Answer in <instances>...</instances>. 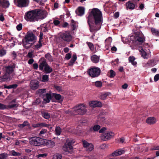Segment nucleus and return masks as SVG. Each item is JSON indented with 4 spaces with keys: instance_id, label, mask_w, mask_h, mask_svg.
<instances>
[{
    "instance_id": "obj_24",
    "label": "nucleus",
    "mask_w": 159,
    "mask_h": 159,
    "mask_svg": "<svg viewBox=\"0 0 159 159\" xmlns=\"http://www.w3.org/2000/svg\"><path fill=\"white\" fill-rule=\"evenodd\" d=\"M77 59V56L76 54L75 53L73 55L72 57L68 63V65L70 66H72L75 62Z\"/></svg>"
},
{
    "instance_id": "obj_51",
    "label": "nucleus",
    "mask_w": 159,
    "mask_h": 159,
    "mask_svg": "<svg viewBox=\"0 0 159 159\" xmlns=\"http://www.w3.org/2000/svg\"><path fill=\"white\" fill-rule=\"evenodd\" d=\"M154 61L153 60H151L148 62L147 64L151 66H152L154 65Z\"/></svg>"
},
{
    "instance_id": "obj_59",
    "label": "nucleus",
    "mask_w": 159,
    "mask_h": 159,
    "mask_svg": "<svg viewBox=\"0 0 159 159\" xmlns=\"http://www.w3.org/2000/svg\"><path fill=\"white\" fill-rule=\"evenodd\" d=\"M71 54L70 53H68L66 54L65 57L66 60H69L71 58Z\"/></svg>"
},
{
    "instance_id": "obj_57",
    "label": "nucleus",
    "mask_w": 159,
    "mask_h": 159,
    "mask_svg": "<svg viewBox=\"0 0 159 159\" xmlns=\"http://www.w3.org/2000/svg\"><path fill=\"white\" fill-rule=\"evenodd\" d=\"M56 134L57 135H60V127L58 126L55 129Z\"/></svg>"
},
{
    "instance_id": "obj_35",
    "label": "nucleus",
    "mask_w": 159,
    "mask_h": 159,
    "mask_svg": "<svg viewBox=\"0 0 159 159\" xmlns=\"http://www.w3.org/2000/svg\"><path fill=\"white\" fill-rule=\"evenodd\" d=\"M41 114L43 117L45 119H48L50 118V114L47 112L43 111L41 112Z\"/></svg>"
},
{
    "instance_id": "obj_62",
    "label": "nucleus",
    "mask_w": 159,
    "mask_h": 159,
    "mask_svg": "<svg viewBox=\"0 0 159 159\" xmlns=\"http://www.w3.org/2000/svg\"><path fill=\"white\" fill-rule=\"evenodd\" d=\"M154 80L155 82L159 80V74H156L154 77Z\"/></svg>"
},
{
    "instance_id": "obj_10",
    "label": "nucleus",
    "mask_w": 159,
    "mask_h": 159,
    "mask_svg": "<svg viewBox=\"0 0 159 159\" xmlns=\"http://www.w3.org/2000/svg\"><path fill=\"white\" fill-rule=\"evenodd\" d=\"M36 13L38 20L39 19H43L45 18L47 15V12L45 10H36Z\"/></svg>"
},
{
    "instance_id": "obj_40",
    "label": "nucleus",
    "mask_w": 159,
    "mask_h": 159,
    "mask_svg": "<svg viewBox=\"0 0 159 159\" xmlns=\"http://www.w3.org/2000/svg\"><path fill=\"white\" fill-rule=\"evenodd\" d=\"M7 53V50L3 48L0 49V57L5 56Z\"/></svg>"
},
{
    "instance_id": "obj_4",
    "label": "nucleus",
    "mask_w": 159,
    "mask_h": 159,
    "mask_svg": "<svg viewBox=\"0 0 159 159\" xmlns=\"http://www.w3.org/2000/svg\"><path fill=\"white\" fill-rule=\"evenodd\" d=\"M36 10L29 11L25 13V19L27 21L34 22L38 21L36 13Z\"/></svg>"
},
{
    "instance_id": "obj_29",
    "label": "nucleus",
    "mask_w": 159,
    "mask_h": 159,
    "mask_svg": "<svg viewBox=\"0 0 159 159\" xmlns=\"http://www.w3.org/2000/svg\"><path fill=\"white\" fill-rule=\"evenodd\" d=\"M42 41L39 40L38 43L35 45L33 46L32 48L34 50L39 49L42 47Z\"/></svg>"
},
{
    "instance_id": "obj_63",
    "label": "nucleus",
    "mask_w": 159,
    "mask_h": 159,
    "mask_svg": "<svg viewBox=\"0 0 159 159\" xmlns=\"http://www.w3.org/2000/svg\"><path fill=\"white\" fill-rule=\"evenodd\" d=\"M46 92V89H39L38 90V92L40 93H44Z\"/></svg>"
},
{
    "instance_id": "obj_33",
    "label": "nucleus",
    "mask_w": 159,
    "mask_h": 159,
    "mask_svg": "<svg viewBox=\"0 0 159 159\" xmlns=\"http://www.w3.org/2000/svg\"><path fill=\"white\" fill-rule=\"evenodd\" d=\"M10 155L11 156H15V157L20 156L22 155L21 153L17 152H16L14 150H12L10 152Z\"/></svg>"
},
{
    "instance_id": "obj_14",
    "label": "nucleus",
    "mask_w": 159,
    "mask_h": 159,
    "mask_svg": "<svg viewBox=\"0 0 159 159\" xmlns=\"http://www.w3.org/2000/svg\"><path fill=\"white\" fill-rule=\"evenodd\" d=\"M15 68V65L14 64L11 66H5L6 73H7L10 75V74L14 73Z\"/></svg>"
},
{
    "instance_id": "obj_6",
    "label": "nucleus",
    "mask_w": 159,
    "mask_h": 159,
    "mask_svg": "<svg viewBox=\"0 0 159 159\" xmlns=\"http://www.w3.org/2000/svg\"><path fill=\"white\" fill-rule=\"evenodd\" d=\"M75 142V140L72 139H67L66 143L63 147L64 151L70 152L73 148L72 145Z\"/></svg>"
},
{
    "instance_id": "obj_53",
    "label": "nucleus",
    "mask_w": 159,
    "mask_h": 159,
    "mask_svg": "<svg viewBox=\"0 0 159 159\" xmlns=\"http://www.w3.org/2000/svg\"><path fill=\"white\" fill-rule=\"evenodd\" d=\"M134 34L135 35V37H137V36H139L142 35H143V34H142V32L140 30H139V31L135 32Z\"/></svg>"
},
{
    "instance_id": "obj_28",
    "label": "nucleus",
    "mask_w": 159,
    "mask_h": 159,
    "mask_svg": "<svg viewBox=\"0 0 159 159\" xmlns=\"http://www.w3.org/2000/svg\"><path fill=\"white\" fill-rule=\"evenodd\" d=\"M135 59V57L133 56H130L128 58L129 62L131 63L132 65L136 66L137 64V62L134 61Z\"/></svg>"
},
{
    "instance_id": "obj_2",
    "label": "nucleus",
    "mask_w": 159,
    "mask_h": 159,
    "mask_svg": "<svg viewBox=\"0 0 159 159\" xmlns=\"http://www.w3.org/2000/svg\"><path fill=\"white\" fill-rule=\"evenodd\" d=\"M85 106L83 104H79L75 106L71 110H67L65 113L70 115H84L87 112Z\"/></svg>"
},
{
    "instance_id": "obj_7",
    "label": "nucleus",
    "mask_w": 159,
    "mask_h": 159,
    "mask_svg": "<svg viewBox=\"0 0 159 159\" xmlns=\"http://www.w3.org/2000/svg\"><path fill=\"white\" fill-rule=\"evenodd\" d=\"M36 36L33 33L28 32L24 38L22 39L26 40L27 42L28 41L34 43L36 41Z\"/></svg>"
},
{
    "instance_id": "obj_47",
    "label": "nucleus",
    "mask_w": 159,
    "mask_h": 159,
    "mask_svg": "<svg viewBox=\"0 0 159 159\" xmlns=\"http://www.w3.org/2000/svg\"><path fill=\"white\" fill-rule=\"evenodd\" d=\"M52 97L56 99L60 100V94H57L53 93L52 94Z\"/></svg>"
},
{
    "instance_id": "obj_50",
    "label": "nucleus",
    "mask_w": 159,
    "mask_h": 159,
    "mask_svg": "<svg viewBox=\"0 0 159 159\" xmlns=\"http://www.w3.org/2000/svg\"><path fill=\"white\" fill-rule=\"evenodd\" d=\"M60 52V50L58 49H53V54L54 55L57 56L59 54V53Z\"/></svg>"
},
{
    "instance_id": "obj_27",
    "label": "nucleus",
    "mask_w": 159,
    "mask_h": 159,
    "mask_svg": "<svg viewBox=\"0 0 159 159\" xmlns=\"http://www.w3.org/2000/svg\"><path fill=\"white\" fill-rule=\"evenodd\" d=\"M52 98L51 94L49 93L46 94V97L43 99L44 101L46 103H49Z\"/></svg>"
},
{
    "instance_id": "obj_41",
    "label": "nucleus",
    "mask_w": 159,
    "mask_h": 159,
    "mask_svg": "<svg viewBox=\"0 0 159 159\" xmlns=\"http://www.w3.org/2000/svg\"><path fill=\"white\" fill-rule=\"evenodd\" d=\"M70 26L73 30H75L76 28V23L73 20H71Z\"/></svg>"
},
{
    "instance_id": "obj_21",
    "label": "nucleus",
    "mask_w": 159,
    "mask_h": 159,
    "mask_svg": "<svg viewBox=\"0 0 159 159\" xmlns=\"http://www.w3.org/2000/svg\"><path fill=\"white\" fill-rule=\"evenodd\" d=\"M42 71L44 73L49 74L52 72L53 69L48 64Z\"/></svg>"
},
{
    "instance_id": "obj_49",
    "label": "nucleus",
    "mask_w": 159,
    "mask_h": 159,
    "mask_svg": "<svg viewBox=\"0 0 159 159\" xmlns=\"http://www.w3.org/2000/svg\"><path fill=\"white\" fill-rule=\"evenodd\" d=\"M116 75V73L113 70H110V74L109 75V77L110 78H113Z\"/></svg>"
},
{
    "instance_id": "obj_46",
    "label": "nucleus",
    "mask_w": 159,
    "mask_h": 159,
    "mask_svg": "<svg viewBox=\"0 0 159 159\" xmlns=\"http://www.w3.org/2000/svg\"><path fill=\"white\" fill-rule=\"evenodd\" d=\"M18 106L15 103H13L12 102H11L9 105H8V107L9 108H13L15 107H17Z\"/></svg>"
},
{
    "instance_id": "obj_26",
    "label": "nucleus",
    "mask_w": 159,
    "mask_h": 159,
    "mask_svg": "<svg viewBox=\"0 0 159 159\" xmlns=\"http://www.w3.org/2000/svg\"><path fill=\"white\" fill-rule=\"evenodd\" d=\"M101 128L100 125H94L93 127H91L89 129V131L90 132L97 131Z\"/></svg>"
},
{
    "instance_id": "obj_8",
    "label": "nucleus",
    "mask_w": 159,
    "mask_h": 159,
    "mask_svg": "<svg viewBox=\"0 0 159 159\" xmlns=\"http://www.w3.org/2000/svg\"><path fill=\"white\" fill-rule=\"evenodd\" d=\"M15 4L20 7L27 6L29 3V0H14Z\"/></svg>"
},
{
    "instance_id": "obj_52",
    "label": "nucleus",
    "mask_w": 159,
    "mask_h": 159,
    "mask_svg": "<svg viewBox=\"0 0 159 159\" xmlns=\"http://www.w3.org/2000/svg\"><path fill=\"white\" fill-rule=\"evenodd\" d=\"M49 75H45L43 76L42 79L43 81H48L49 80L48 79Z\"/></svg>"
},
{
    "instance_id": "obj_58",
    "label": "nucleus",
    "mask_w": 159,
    "mask_h": 159,
    "mask_svg": "<svg viewBox=\"0 0 159 159\" xmlns=\"http://www.w3.org/2000/svg\"><path fill=\"white\" fill-rule=\"evenodd\" d=\"M7 108V107L6 105L0 103V109L3 110L6 109Z\"/></svg>"
},
{
    "instance_id": "obj_64",
    "label": "nucleus",
    "mask_w": 159,
    "mask_h": 159,
    "mask_svg": "<svg viewBox=\"0 0 159 159\" xmlns=\"http://www.w3.org/2000/svg\"><path fill=\"white\" fill-rule=\"evenodd\" d=\"M53 159H60V154L54 155L53 157Z\"/></svg>"
},
{
    "instance_id": "obj_43",
    "label": "nucleus",
    "mask_w": 159,
    "mask_h": 159,
    "mask_svg": "<svg viewBox=\"0 0 159 159\" xmlns=\"http://www.w3.org/2000/svg\"><path fill=\"white\" fill-rule=\"evenodd\" d=\"M8 154L7 153H3L0 154V159H7Z\"/></svg>"
},
{
    "instance_id": "obj_42",
    "label": "nucleus",
    "mask_w": 159,
    "mask_h": 159,
    "mask_svg": "<svg viewBox=\"0 0 159 159\" xmlns=\"http://www.w3.org/2000/svg\"><path fill=\"white\" fill-rule=\"evenodd\" d=\"M95 85L98 88H101L102 86V83L101 81H97L95 82Z\"/></svg>"
},
{
    "instance_id": "obj_54",
    "label": "nucleus",
    "mask_w": 159,
    "mask_h": 159,
    "mask_svg": "<svg viewBox=\"0 0 159 159\" xmlns=\"http://www.w3.org/2000/svg\"><path fill=\"white\" fill-rule=\"evenodd\" d=\"M61 25L62 27L66 28L69 26V25L67 22L63 21V22L61 23Z\"/></svg>"
},
{
    "instance_id": "obj_36",
    "label": "nucleus",
    "mask_w": 159,
    "mask_h": 159,
    "mask_svg": "<svg viewBox=\"0 0 159 159\" xmlns=\"http://www.w3.org/2000/svg\"><path fill=\"white\" fill-rule=\"evenodd\" d=\"M152 34L157 36H159V30L154 28H152L151 29Z\"/></svg>"
},
{
    "instance_id": "obj_25",
    "label": "nucleus",
    "mask_w": 159,
    "mask_h": 159,
    "mask_svg": "<svg viewBox=\"0 0 159 159\" xmlns=\"http://www.w3.org/2000/svg\"><path fill=\"white\" fill-rule=\"evenodd\" d=\"M26 126H27L29 128H30V125L27 121H25L23 124L18 125V127L20 129H22Z\"/></svg>"
},
{
    "instance_id": "obj_17",
    "label": "nucleus",
    "mask_w": 159,
    "mask_h": 159,
    "mask_svg": "<svg viewBox=\"0 0 159 159\" xmlns=\"http://www.w3.org/2000/svg\"><path fill=\"white\" fill-rule=\"evenodd\" d=\"M10 5V3L7 0H0V7L4 8H8Z\"/></svg>"
},
{
    "instance_id": "obj_23",
    "label": "nucleus",
    "mask_w": 159,
    "mask_h": 159,
    "mask_svg": "<svg viewBox=\"0 0 159 159\" xmlns=\"http://www.w3.org/2000/svg\"><path fill=\"white\" fill-rule=\"evenodd\" d=\"M147 123L152 125L155 124L156 122V119L154 117H149L147 118L146 120Z\"/></svg>"
},
{
    "instance_id": "obj_30",
    "label": "nucleus",
    "mask_w": 159,
    "mask_h": 159,
    "mask_svg": "<svg viewBox=\"0 0 159 159\" xmlns=\"http://www.w3.org/2000/svg\"><path fill=\"white\" fill-rule=\"evenodd\" d=\"M126 6L127 8L130 9H133L135 7V5L130 1H129L126 3Z\"/></svg>"
},
{
    "instance_id": "obj_20",
    "label": "nucleus",
    "mask_w": 159,
    "mask_h": 159,
    "mask_svg": "<svg viewBox=\"0 0 159 159\" xmlns=\"http://www.w3.org/2000/svg\"><path fill=\"white\" fill-rule=\"evenodd\" d=\"M33 43H30L28 41L27 42L26 40L22 39V45L26 49L30 48L34 44Z\"/></svg>"
},
{
    "instance_id": "obj_11",
    "label": "nucleus",
    "mask_w": 159,
    "mask_h": 159,
    "mask_svg": "<svg viewBox=\"0 0 159 159\" xmlns=\"http://www.w3.org/2000/svg\"><path fill=\"white\" fill-rule=\"evenodd\" d=\"M114 134L112 132H107L103 133L101 136V139L103 141H106L113 138Z\"/></svg>"
},
{
    "instance_id": "obj_56",
    "label": "nucleus",
    "mask_w": 159,
    "mask_h": 159,
    "mask_svg": "<svg viewBox=\"0 0 159 159\" xmlns=\"http://www.w3.org/2000/svg\"><path fill=\"white\" fill-rule=\"evenodd\" d=\"M16 29L18 31L21 30L22 28V25L21 23H20L17 25L16 27Z\"/></svg>"
},
{
    "instance_id": "obj_34",
    "label": "nucleus",
    "mask_w": 159,
    "mask_h": 159,
    "mask_svg": "<svg viewBox=\"0 0 159 159\" xmlns=\"http://www.w3.org/2000/svg\"><path fill=\"white\" fill-rule=\"evenodd\" d=\"M18 86V85L16 84L10 85L7 86L6 84L4 85V88L7 89H16Z\"/></svg>"
},
{
    "instance_id": "obj_39",
    "label": "nucleus",
    "mask_w": 159,
    "mask_h": 159,
    "mask_svg": "<svg viewBox=\"0 0 159 159\" xmlns=\"http://www.w3.org/2000/svg\"><path fill=\"white\" fill-rule=\"evenodd\" d=\"M45 57L49 61H53V59L52 57L49 53H47L45 55Z\"/></svg>"
},
{
    "instance_id": "obj_31",
    "label": "nucleus",
    "mask_w": 159,
    "mask_h": 159,
    "mask_svg": "<svg viewBox=\"0 0 159 159\" xmlns=\"http://www.w3.org/2000/svg\"><path fill=\"white\" fill-rule=\"evenodd\" d=\"M45 140V144H44V146L50 145L51 146H54L55 143L52 141L50 140H47L44 139Z\"/></svg>"
},
{
    "instance_id": "obj_45",
    "label": "nucleus",
    "mask_w": 159,
    "mask_h": 159,
    "mask_svg": "<svg viewBox=\"0 0 159 159\" xmlns=\"http://www.w3.org/2000/svg\"><path fill=\"white\" fill-rule=\"evenodd\" d=\"M44 123H42L33 124L32 125V126L34 128H37L39 127H43V126H44Z\"/></svg>"
},
{
    "instance_id": "obj_38",
    "label": "nucleus",
    "mask_w": 159,
    "mask_h": 159,
    "mask_svg": "<svg viewBox=\"0 0 159 159\" xmlns=\"http://www.w3.org/2000/svg\"><path fill=\"white\" fill-rule=\"evenodd\" d=\"M86 44L88 45L91 51H94L95 48L92 43L87 42Z\"/></svg>"
},
{
    "instance_id": "obj_1",
    "label": "nucleus",
    "mask_w": 159,
    "mask_h": 159,
    "mask_svg": "<svg viewBox=\"0 0 159 159\" xmlns=\"http://www.w3.org/2000/svg\"><path fill=\"white\" fill-rule=\"evenodd\" d=\"M87 20L89 30L93 33L91 38L93 39L95 33L101 29L103 23L102 13L98 8H94L88 14Z\"/></svg>"
},
{
    "instance_id": "obj_22",
    "label": "nucleus",
    "mask_w": 159,
    "mask_h": 159,
    "mask_svg": "<svg viewBox=\"0 0 159 159\" xmlns=\"http://www.w3.org/2000/svg\"><path fill=\"white\" fill-rule=\"evenodd\" d=\"M100 56H98L96 55H93L91 57L92 62L95 63H98L99 61Z\"/></svg>"
},
{
    "instance_id": "obj_32",
    "label": "nucleus",
    "mask_w": 159,
    "mask_h": 159,
    "mask_svg": "<svg viewBox=\"0 0 159 159\" xmlns=\"http://www.w3.org/2000/svg\"><path fill=\"white\" fill-rule=\"evenodd\" d=\"M78 13L77 14L79 16H83L84 13V8L83 7H79L78 8Z\"/></svg>"
},
{
    "instance_id": "obj_44",
    "label": "nucleus",
    "mask_w": 159,
    "mask_h": 159,
    "mask_svg": "<svg viewBox=\"0 0 159 159\" xmlns=\"http://www.w3.org/2000/svg\"><path fill=\"white\" fill-rule=\"evenodd\" d=\"M60 93L62 94H64L65 95H72V94H71L70 93L68 92V91H66L63 90L62 89H61V87H60Z\"/></svg>"
},
{
    "instance_id": "obj_12",
    "label": "nucleus",
    "mask_w": 159,
    "mask_h": 159,
    "mask_svg": "<svg viewBox=\"0 0 159 159\" xmlns=\"http://www.w3.org/2000/svg\"><path fill=\"white\" fill-rule=\"evenodd\" d=\"M39 69L42 71L48 64L44 58H41L39 61Z\"/></svg>"
},
{
    "instance_id": "obj_3",
    "label": "nucleus",
    "mask_w": 159,
    "mask_h": 159,
    "mask_svg": "<svg viewBox=\"0 0 159 159\" xmlns=\"http://www.w3.org/2000/svg\"><path fill=\"white\" fill-rule=\"evenodd\" d=\"M44 141V139L36 136L31 137L29 139L30 144L35 146H44L45 142Z\"/></svg>"
},
{
    "instance_id": "obj_55",
    "label": "nucleus",
    "mask_w": 159,
    "mask_h": 159,
    "mask_svg": "<svg viewBox=\"0 0 159 159\" xmlns=\"http://www.w3.org/2000/svg\"><path fill=\"white\" fill-rule=\"evenodd\" d=\"M83 143L84 147L87 148L90 144L86 141L84 140L83 141Z\"/></svg>"
},
{
    "instance_id": "obj_37",
    "label": "nucleus",
    "mask_w": 159,
    "mask_h": 159,
    "mask_svg": "<svg viewBox=\"0 0 159 159\" xmlns=\"http://www.w3.org/2000/svg\"><path fill=\"white\" fill-rule=\"evenodd\" d=\"M109 93L107 92L102 94L100 95V99L103 100L106 99Z\"/></svg>"
},
{
    "instance_id": "obj_9",
    "label": "nucleus",
    "mask_w": 159,
    "mask_h": 159,
    "mask_svg": "<svg viewBox=\"0 0 159 159\" xmlns=\"http://www.w3.org/2000/svg\"><path fill=\"white\" fill-rule=\"evenodd\" d=\"M145 40V38L144 35L141 36H137L135 37L134 40H132V43L134 44L138 45H141Z\"/></svg>"
},
{
    "instance_id": "obj_60",
    "label": "nucleus",
    "mask_w": 159,
    "mask_h": 159,
    "mask_svg": "<svg viewBox=\"0 0 159 159\" xmlns=\"http://www.w3.org/2000/svg\"><path fill=\"white\" fill-rule=\"evenodd\" d=\"M88 147V150L89 151H91L93 149V146L92 144H90Z\"/></svg>"
},
{
    "instance_id": "obj_19",
    "label": "nucleus",
    "mask_w": 159,
    "mask_h": 159,
    "mask_svg": "<svg viewBox=\"0 0 159 159\" xmlns=\"http://www.w3.org/2000/svg\"><path fill=\"white\" fill-rule=\"evenodd\" d=\"M8 80H10V75L5 73L3 75L0 77V82H7Z\"/></svg>"
},
{
    "instance_id": "obj_61",
    "label": "nucleus",
    "mask_w": 159,
    "mask_h": 159,
    "mask_svg": "<svg viewBox=\"0 0 159 159\" xmlns=\"http://www.w3.org/2000/svg\"><path fill=\"white\" fill-rule=\"evenodd\" d=\"M40 102V100L39 99H36L35 101L33 103V104L34 105H37L39 104Z\"/></svg>"
},
{
    "instance_id": "obj_18",
    "label": "nucleus",
    "mask_w": 159,
    "mask_h": 159,
    "mask_svg": "<svg viewBox=\"0 0 159 159\" xmlns=\"http://www.w3.org/2000/svg\"><path fill=\"white\" fill-rule=\"evenodd\" d=\"M90 106L95 107H100L102 106V103L98 101H92L89 103Z\"/></svg>"
},
{
    "instance_id": "obj_13",
    "label": "nucleus",
    "mask_w": 159,
    "mask_h": 159,
    "mask_svg": "<svg viewBox=\"0 0 159 159\" xmlns=\"http://www.w3.org/2000/svg\"><path fill=\"white\" fill-rule=\"evenodd\" d=\"M60 37H61L63 40L67 42L70 41L72 39L71 35L67 31L60 34Z\"/></svg>"
},
{
    "instance_id": "obj_5",
    "label": "nucleus",
    "mask_w": 159,
    "mask_h": 159,
    "mask_svg": "<svg viewBox=\"0 0 159 159\" xmlns=\"http://www.w3.org/2000/svg\"><path fill=\"white\" fill-rule=\"evenodd\" d=\"M101 72L100 69L96 66L91 67L88 71L89 75L92 78L98 77L100 75Z\"/></svg>"
},
{
    "instance_id": "obj_15",
    "label": "nucleus",
    "mask_w": 159,
    "mask_h": 159,
    "mask_svg": "<svg viewBox=\"0 0 159 159\" xmlns=\"http://www.w3.org/2000/svg\"><path fill=\"white\" fill-rule=\"evenodd\" d=\"M39 82L35 80H32L30 83V86L31 89L35 90L37 89L39 87Z\"/></svg>"
},
{
    "instance_id": "obj_48",
    "label": "nucleus",
    "mask_w": 159,
    "mask_h": 159,
    "mask_svg": "<svg viewBox=\"0 0 159 159\" xmlns=\"http://www.w3.org/2000/svg\"><path fill=\"white\" fill-rule=\"evenodd\" d=\"M53 23L55 26H58L60 25V21L53 19Z\"/></svg>"
},
{
    "instance_id": "obj_16",
    "label": "nucleus",
    "mask_w": 159,
    "mask_h": 159,
    "mask_svg": "<svg viewBox=\"0 0 159 159\" xmlns=\"http://www.w3.org/2000/svg\"><path fill=\"white\" fill-rule=\"evenodd\" d=\"M125 152L124 150L122 149L116 150L112 153L111 155L112 157H116L124 154Z\"/></svg>"
}]
</instances>
